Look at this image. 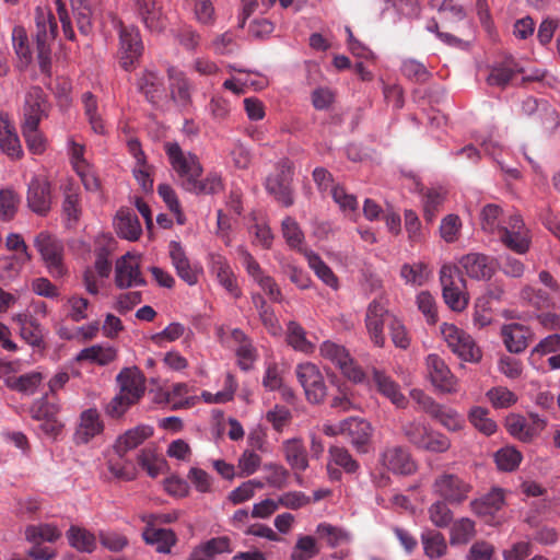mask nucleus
Masks as SVG:
<instances>
[{
  "mask_svg": "<svg viewBox=\"0 0 560 560\" xmlns=\"http://www.w3.org/2000/svg\"><path fill=\"white\" fill-rule=\"evenodd\" d=\"M459 265L468 277L476 280H489L495 271L494 260L479 253H470L463 256Z\"/></svg>",
  "mask_w": 560,
  "mask_h": 560,
  "instance_id": "nucleus-20",
  "label": "nucleus"
},
{
  "mask_svg": "<svg viewBox=\"0 0 560 560\" xmlns=\"http://www.w3.org/2000/svg\"><path fill=\"white\" fill-rule=\"evenodd\" d=\"M293 177L294 163L289 159H282L277 163L276 172L270 174L265 182L267 192L287 208L294 203Z\"/></svg>",
  "mask_w": 560,
  "mask_h": 560,
  "instance_id": "nucleus-5",
  "label": "nucleus"
},
{
  "mask_svg": "<svg viewBox=\"0 0 560 560\" xmlns=\"http://www.w3.org/2000/svg\"><path fill=\"white\" fill-rule=\"evenodd\" d=\"M390 318H395L394 315L389 314L385 305L373 300L365 313V328L372 343L378 348L385 346L384 325L387 324L389 327Z\"/></svg>",
  "mask_w": 560,
  "mask_h": 560,
  "instance_id": "nucleus-12",
  "label": "nucleus"
},
{
  "mask_svg": "<svg viewBox=\"0 0 560 560\" xmlns=\"http://www.w3.org/2000/svg\"><path fill=\"white\" fill-rule=\"evenodd\" d=\"M319 553V547L313 536H301L292 549L291 560H311Z\"/></svg>",
  "mask_w": 560,
  "mask_h": 560,
  "instance_id": "nucleus-46",
  "label": "nucleus"
},
{
  "mask_svg": "<svg viewBox=\"0 0 560 560\" xmlns=\"http://www.w3.org/2000/svg\"><path fill=\"white\" fill-rule=\"evenodd\" d=\"M439 421L445 429L448 431H459L464 425V419L459 416V413L444 405L439 406V411L433 413L431 417Z\"/></svg>",
  "mask_w": 560,
  "mask_h": 560,
  "instance_id": "nucleus-55",
  "label": "nucleus"
},
{
  "mask_svg": "<svg viewBox=\"0 0 560 560\" xmlns=\"http://www.w3.org/2000/svg\"><path fill=\"white\" fill-rule=\"evenodd\" d=\"M31 416L35 420H43L57 417L59 406L56 402H50L45 395L44 397L35 400L31 407Z\"/></svg>",
  "mask_w": 560,
  "mask_h": 560,
  "instance_id": "nucleus-62",
  "label": "nucleus"
},
{
  "mask_svg": "<svg viewBox=\"0 0 560 560\" xmlns=\"http://www.w3.org/2000/svg\"><path fill=\"white\" fill-rule=\"evenodd\" d=\"M372 382L376 390L390 400L397 408H406L407 397L400 392V386L383 370L372 369Z\"/></svg>",
  "mask_w": 560,
  "mask_h": 560,
  "instance_id": "nucleus-21",
  "label": "nucleus"
},
{
  "mask_svg": "<svg viewBox=\"0 0 560 560\" xmlns=\"http://www.w3.org/2000/svg\"><path fill=\"white\" fill-rule=\"evenodd\" d=\"M115 224L118 235L129 241L138 240L142 231L138 217L129 210H120Z\"/></svg>",
  "mask_w": 560,
  "mask_h": 560,
  "instance_id": "nucleus-35",
  "label": "nucleus"
},
{
  "mask_svg": "<svg viewBox=\"0 0 560 560\" xmlns=\"http://www.w3.org/2000/svg\"><path fill=\"white\" fill-rule=\"evenodd\" d=\"M330 463L341 467L347 474H354L359 470L360 464L352 457L347 448L331 446L329 448Z\"/></svg>",
  "mask_w": 560,
  "mask_h": 560,
  "instance_id": "nucleus-52",
  "label": "nucleus"
},
{
  "mask_svg": "<svg viewBox=\"0 0 560 560\" xmlns=\"http://www.w3.org/2000/svg\"><path fill=\"white\" fill-rule=\"evenodd\" d=\"M209 269L215 276L219 283L235 298L240 295V290L236 284L235 276L231 269L226 258L220 254H209L208 257Z\"/></svg>",
  "mask_w": 560,
  "mask_h": 560,
  "instance_id": "nucleus-24",
  "label": "nucleus"
},
{
  "mask_svg": "<svg viewBox=\"0 0 560 560\" xmlns=\"http://www.w3.org/2000/svg\"><path fill=\"white\" fill-rule=\"evenodd\" d=\"M20 203L19 195L11 188H4L0 190V220L11 221Z\"/></svg>",
  "mask_w": 560,
  "mask_h": 560,
  "instance_id": "nucleus-54",
  "label": "nucleus"
},
{
  "mask_svg": "<svg viewBox=\"0 0 560 560\" xmlns=\"http://www.w3.org/2000/svg\"><path fill=\"white\" fill-rule=\"evenodd\" d=\"M117 357V352L112 347H103L94 345L82 349L75 357V361H89L98 365H107L113 362Z\"/></svg>",
  "mask_w": 560,
  "mask_h": 560,
  "instance_id": "nucleus-36",
  "label": "nucleus"
},
{
  "mask_svg": "<svg viewBox=\"0 0 560 560\" xmlns=\"http://www.w3.org/2000/svg\"><path fill=\"white\" fill-rule=\"evenodd\" d=\"M0 149L12 159H20L23 154L20 139L14 126L8 116L0 113Z\"/></svg>",
  "mask_w": 560,
  "mask_h": 560,
  "instance_id": "nucleus-29",
  "label": "nucleus"
},
{
  "mask_svg": "<svg viewBox=\"0 0 560 560\" xmlns=\"http://www.w3.org/2000/svg\"><path fill=\"white\" fill-rule=\"evenodd\" d=\"M152 434L153 428L144 424L137 425L126 431L116 440L113 446L114 454H126L142 444L147 439L152 436Z\"/></svg>",
  "mask_w": 560,
  "mask_h": 560,
  "instance_id": "nucleus-28",
  "label": "nucleus"
},
{
  "mask_svg": "<svg viewBox=\"0 0 560 560\" xmlns=\"http://www.w3.org/2000/svg\"><path fill=\"white\" fill-rule=\"evenodd\" d=\"M61 537V530L54 524L27 525L25 539L31 544L55 542Z\"/></svg>",
  "mask_w": 560,
  "mask_h": 560,
  "instance_id": "nucleus-33",
  "label": "nucleus"
},
{
  "mask_svg": "<svg viewBox=\"0 0 560 560\" xmlns=\"http://www.w3.org/2000/svg\"><path fill=\"white\" fill-rule=\"evenodd\" d=\"M517 72L520 70L512 60L494 66L487 78L488 84L505 88Z\"/></svg>",
  "mask_w": 560,
  "mask_h": 560,
  "instance_id": "nucleus-42",
  "label": "nucleus"
},
{
  "mask_svg": "<svg viewBox=\"0 0 560 560\" xmlns=\"http://www.w3.org/2000/svg\"><path fill=\"white\" fill-rule=\"evenodd\" d=\"M522 454L515 447L506 446L500 448L494 454V460L500 470L512 471L516 469L522 462Z\"/></svg>",
  "mask_w": 560,
  "mask_h": 560,
  "instance_id": "nucleus-53",
  "label": "nucleus"
},
{
  "mask_svg": "<svg viewBox=\"0 0 560 560\" xmlns=\"http://www.w3.org/2000/svg\"><path fill=\"white\" fill-rule=\"evenodd\" d=\"M343 434L348 436L354 448L360 453H366L372 435L371 424L364 419L349 418L343 420Z\"/></svg>",
  "mask_w": 560,
  "mask_h": 560,
  "instance_id": "nucleus-25",
  "label": "nucleus"
},
{
  "mask_svg": "<svg viewBox=\"0 0 560 560\" xmlns=\"http://www.w3.org/2000/svg\"><path fill=\"white\" fill-rule=\"evenodd\" d=\"M50 104L47 95L40 86H31L24 100L23 115L24 122L39 124L44 117L48 116Z\"/></svg>",
  "mask_w": 560,
  "mask_h": 560,
  "instance_id": "nucleus-18",
  "label": "nucleus"
},
{
  "mask_svg": "<svg viewBox=\"0 0 560 560\" xmlns=\"http://www.w3.org/2000/svg\"><path fill=\"white\" fill-rule=\"evenodd\" d=\"M502 337L510 352L520 353L527 348L533 334L528 327L512 323L502 327Z\"/></svg>",
  "mask_w": 560,
  "mask_h": 560,
  "instance_id": "nucleus-27",
  "label": "nucleus"
},
{
  "mask_svg": "<svg viewBox=\"0 0 560 560\" xmlns=\"http://www.w3.org/2000/svg\"><path fill=\"white\" fill-rule=\"evenodd\" d=\"M427 370L430 382L436 390L445 394L457 392V378L440 355L434 353L428 355Z\"/></svg>",
  "mask_w": 560,
  "mask_h": 560,
  "instance_id": "nucleus-14",
  "label": "nucleus"
},
{
  "mask_svg": "<svg viewBox=\"0 0 560 560\" xmlns=\"http://www.w3.org/2000/svg\"><path fill=\"white\" fill-rule=\"evenodd\" d=\"M402 433L409 443L419 450L431 453H444L451 447V440L441 432L432 430L427 423L412 420L402 424Z\"/></svg>",
  "mask_w": 560,
  "mask_h": 560,
  "instance_id": "nucleus-2",
  "label": "nucleus"
},
{
  "mask_svg": "<svg viewBox=\"0 0 560 560\" xmlns=\"http://www.w3.org/2000/svg\"><path fill=\"white\" fill-rule=\"evenodd\" d=\"M441 334L451 350L462 360L477 363L481 360L482 352L470 335L453 324L444 323Z\"/></svg>",
  "mask_w": 560,
  "mask_h": 560,
  "instance_id": "nucleus-7",
  "label": "nucleus"
},
{
  "mask_svg": "<svg viewBox=\"0 0 560 560\" xmlns=\"http://www.w3.org/2000/svg\"><path fill=\"white\" fill-rule=\"evenodd\" d=\"M143 540L155 546L156 551L167 553L176 542V535L172 529L145 527L142 532Z\"/></svg>",
  "mask_w": 560,
  "mask_h": 560,
  "instance_id": "nucleus-32",
  "label": "nucleus"
},
{
  "mask_svg": "<svg viewBox=\"0 0 560 560\" xmlns=\"http://www.w3.org/2000/svg\"><path fill=\"white\" fill-rule=\"evenodd\" d=\"M63 212L69 220L78 221L81 208H80V194L79 188L73 185H68L65 189V201H63Z\"/></svg>",
  "mask_w": 560,
  "mask_h": 560,
  "instance_id": "nucleus-58",
  "label": "nucleus"
},
{
  "mask_svg": "<svg viewBox=\"0 0 560 560\" xmlns=\"http://www.w3.org/2000/svg\"><path fill=\"white\" fill-rule=\"evenodd\" d=\"M119 393L138 402L145 392V376L137 366L124 368L117 375Z\"/></svg>",
  "mask_w": 560,
  "mask_h": 560,
  "instance_id": "nucleus-19",
  "label": "nucleus"
},
{
  "mask_svg": "<svg viewBox=\"0 0 560 560\" xmlns=\"http://www.w3.org/2000/svg\"><path fill=\"white\" fill-rule=\"evenodd\" d=\"M27 207L38 215H46L51 208V188L49 182L39 176L31 179L26 195Z\"/></svg>",
  "mask_w": 560,
  "mask_h": 560,
  "instance_id": "nucleus-17",
  "label": "nucleus"
},
{
  "mask_svg": "<svg viewBox=\"0 0 560 560\" xmlns=\"http://www.w3.org/2000/svg\"><path fill=\"white\" fill-rule=\"evenodd\" d=\"M38 126L39 124H34L33 121L23 124L22 126V132L27 149L33 154H42L46 149V140L42 132L38 130Z\"/></svg>",
  "mask_w": 560,
  "mask_h": 560,
  "instance_id": "nucleus-49",
  "label": "nucleus"
},
{
  "mask_svg": "<svg viewBox=\"0 0 560 560\" xmlns=\"http://www.w3.org/2000/svg\"><path fill=\"white\" fill-rule=\"evenodd\" d=\"M468 418L470 423L486 435H491L497 431V423L488 417V410L482 407H474Z\"/></svg>",
  "mask_w": 560,
  "mask_h": 560,
  "instance_id": "nucleus-57",
  "label": "nucleus"
},
{
  "mask_svg": "<svg viewBox=\"0 0 560 560\" xmlns=\"http://www.w3.org/2000/svg\"><path fill=\"white\" fill-rule=\"evenodd\" d=\"M400 276L407 283L420 287L429 280L431 271L423 262L405 264L400 269Z\"/></svg>",
  "mask_w": 560,
  "mask_h": 560,
  "instance_id": "nucleus-47",
  "label": "nucleus"
},
{
  "mask_svg": "<svg viewBox=\"0 0 560 560\" xmlns=\"http://www.w3.org/2000/svg\"><path fill=\"white\" fill-rule=\"evenodd\" d=\"M448 502L438 500L432 503L428 510L429 518L432 524L439 528H445L450 526L453 521V512L448 508Z\"/></svg>",
  "mask_w": 560,
  "mask_h": 560,
  "instance_id": "nucleus-50",
  "label": "nucleus"
},
{
  "mask_svg": "<svg viewBox=\"0 0 560 560\" xmlns=\"http://www.w3.org/2000/svg\"><path fill=\"white\" fill-rule=\"evenodd\" d=\"M319 351L320 355L335 364L349 381L360 384L366 380L364 371L353 361L343 346L325 341Z\"/></svg>",
  "mask_w": 560,
  "mask_h": 560,
  "instance_id": "nucleus-8",
  "label": "nucleus"
},
{
  "mask_svg": "<svg viewBox=\"0 0 560 560\" xmlns=\"http://www.w3.org/2000/svg\"><path fill=\"white\" fill-rule=\"evenodd\" d=\"M43 376L38 372L23 374L9 383L10 388L32 395L40 384Z\"/></svg>",
  "mask_w": 560,
  "mask_h": 560,
  "instance_id": "nucleus-60",
  "label": "nucleus"
},
{
  "mask_svg": "<svg viewBox=\"0 0 560 560\" xmlns=\"http://www.w3.org/2000/svg\"><path fill=\"white\" fill-rule=\"evenodd\" d=\"M282 234L288 245L292 248H298L303 243L304 234L298 222L291 217H287L282 221Z\"/></svg>",
  "mask_w": 560,
  "mask_h": 560,
  "instance_id": "nucleus-64",
  "label": "nucleus"
},
{
  "mask_svg": "<svg viewBox=\"0 0 560 560\" xmlns=\"http://www.w3.org/2000/svg\"><path fill=\"white\" fill-rule=\"evenodd\" d=\"M161 83L156 73L152 71L144 72L138 80V90L145 96V98L154 103L158 98Z\"/></svg>",
  "mask_w": 560,
  "mask_h": 560,
  "instance_id": "nucleus-61",
  "label": "nucleus"
},
{
  "mask_svg": "<svg viewBox=\"0 0 560 560\" xmlns=\"http://www.w3.org/2000/svg\"><path fill=\"white\" fill-rule=\"evenodd\" d=\"M287 339L295 350L308 353L314 349V345L306 339L303 327L295 322L289 323Z\"/></svg>",
  "mask_w": 560,
  "mask_h": 560,
  "instance_id": "nucleus-56",
  "label": "nucleus"
},
{
  "mask_svg": "<svg viewBox=\"0 0 560 560\" xmlns=\"http://www.w3.org/2000/svg\"><path fill=\"white\" fill-rule=\"evenodd\" d=\"M115 284L119 289L144 287L147 284L136 256L128 253L116 261Z\"/></svg>",
  "mask_w": 560,
  "mask_h": 560,
  "instance_id": "nucleus-16",
  "label": "nucleus"
},
{
  "mask_svg": "<svg viewBox=\"0 0 560 560\" xmlns=\"http://www.w3.org/2000/svg\"><path fill=\"white\" fill-rule=\"evenodd\" d=\"M330 194L341 211L354 213L358 210L357 197L352 194H348L343 186L335 185L331 187Z\"/></svg>",
  "mask_w": 560,
  "mask_h": 560,
  "instance_id": "nucleus-63",
  "label": "nucleus"
},
{
  "mask_svg": "<svg viewBox=\"0 0 560 560\" xmlns=\"http://www.w3.org/2000/svg\"><path fill=\"white\" fill-rule=\"evenodd\" d=\"M36 60L42 73L51 75V45L57 36L56 18L47 8L37 7L34 12Z\"/></svg>",
  "mask_w": 560,
  "mask_h": 560,
  "instance_id": "nucleus-1",
  "label": "nucleus"
},
{
  "mask_svg": "<svg viewBox=\"0 0 560 560\" xmlns=\"http://www.w3.org/2000/svg\"><path fill=\"white\" fill-rule=\"evenodd\" d=\"M308 266L314 270L315 275L328 287L338 288V279L331 268L326 265L323 259L314 252H305Z\"/></svg>",
  "mask_w": 560,
  "mask_h": 560,
  "instance_id": "nucleus-41",
  "label": "nucleus"
},
{
  "mask_svg": "<svg viewBox=\"0 0 560 560\" xmlns=\"http://www.w3.org/2000/svg\"><path fill=\"white\" fill-rule=\"evenodd\" d=\"M34 245L52 277L60 278L67 272L63 264L65 247L60 240L43 231L35 237Z\"/></svg>",
  "mask_w": 560,
  "mask_h": 560,
  "instance_id": "nucleus-6",
  "label": "nucleus"
},
{
  "mask_svg": "<svg viewBox=\"0 0 560 560\" xmlns=\"http://www.w3.org/2000/svg\"><path fill=\"white\" fill-rule=\"evenodd\" d=\"M223 189L222 178L217 173H209L203 179L197 178L186 191L195 195H214Z\"/></svg>",
  "mask_w": 560,
  "mask_h": 560,
  "instance_id": "nucleus-43",
  "label": "nucleus"
},
{
  "mask_svg": "<svg viewBox=\"0 0 560 560\" xmlns=\"http://www.w3.org/2000/svg\"><path fill=\"white\" fill-rule=\"evenodd\" d=\"M103 430L104 424L98 411L94 408L86 409L80 415V422L74 432V442L86 444Z\"/></svg>",
  "mask_w": 560,
  "mask_h": 560,
  "instance_id": "nucleus-23",
  "label": "nucleus"
},
{
  "mask_svg": "<svg viewBox=\"0 0 560 560\" xmlns=\"http://www.w3.org/2000/svg\"><path fill=\"white\" fill-rule=\"evenodd\" d=\"M505 504L504 491L492 488L490 492L470 502L471 511L486 523L497 525L501 521L500 512Z\"/></svg>",
  "mask_w": 560,
  "mask_h": 560,
  "instance_id": "nucleus-13",
  "label": "nucleus"
},
{
  "mask_svg": "<svg viewBox=\"0 0 560 560\" xmlns=\"http://www.w3.org/2000/svg\"><path fill=\"white\" fill-rule=\"evenodd\" d=\"M14 322L20 327L21 337L32 347H40L43 345L44 332L42 325L33 317L26 314H18Z\"/></svg>",
  "mask_w": 560,
  "mask_h": 560,
  "instance_id": "nucleus-31",
  "label": "nucleus"
},
{
  "mask_svg": "<svg viewBox=\"0 0 560 560\" xmlns=\"http://www.w3.org/2000/svg\"><path fill=\"white\" fill-rule=\"evenodd\" d=\"M138 464L152 478L164 474L168 467L166 459L151 448H144L140 452L138 455Z\"/></svg>",
  "mask_w": 560,
  "mask_h": 560,
  "instance_id": "nucleus-38",
  "label": "nucleus"
},
{
  "mask_svg": "<svg viewBox=\"0 0 560 560\" xmlns=\"http://www.w3.org/2000/svg\"><path fill=\"white\" fill-rule=\"evenodd\" d=\"M380 463L389 471L398 475H411L417 465L408 450L400 445H388L380 454Z\"/></svg>",
  "mask_w": 560,
  "mask_h": 560,
  "instance_id": "nucleus-15",
  "label": "nucleus"
},
{
  "mask_svg": "<svg viewBox=\"0 0 560 560\" xmlns=\"http://www.w3.org/2000/svg\"><path fill=\"white\" fill-rule=\"evenodd\" d=\"M295 375L304 389L308 402L320 404L324 401L327 388L323 374L316 364L312 362L298 364L295 368Z\"/></svg>",
  "mask_w": 560,
  "mask_h": 560,
  "instance_id": "nucleus-10",
  "label": "nucleus"
},
{
  "mask_svg": "<svg viewBox=\"0 0 560 560\" xmlns=\"http://www.w3.org/2000/svg\"><path fill=\"white\" fill-rule=\"evenodd\" d=\"M476 534L475 523L470 518L463 517L454 522L451 528L450 541L452 545L467 544Z\"/></svg>",
  "mask_w": 560,
  "mask_h": 560,
  "instance_id": "nucleus-48",
  "label": "nucleus"
},
{
  "mask_svg": "<svg viewBox=\"0 0 560 560\" xmlns=\"http://www.w3.org/2000/svg\"><path fill=\"white\" fill-rule=\"evenodd\" d=\"M287 462L292 469L304 471L308 467L305 447L301 440L292 439L283 443Z\"/></svg>",
  "mask_w": 560,
  "mask_h": 560,
  "instance_id": "nucleus-37",
  "label": "nucleus"
},
{
  "mask_svg": "<svg viewBox=\"0 0 560 560\" xmlns=\"http://www.w3.org/2000/svg\"><path fill=\"white\" fill-rule=\"evenodd\" d=\"M440 282L445 304L454 312H462L468 305L466 280L456 266L444 265L440 270Z\"/></svg>",
  "mask_w": 560,
  "mask_h": 560,
  "instance_id": "nucleus-4",
  "label": "nucleus"
},
{
  "mask_svg": "<svg viewBox=\"0 0 560 560\" xmlns=\"http://www.w3.org/2000/svg\"><path fill=\"white\" fill-rule=\"evenodd\" d=\"M69 545L80 552L91 553L96 549V537L88 529L71 525L67 530Z\"/></svg>",
  "mask_w": 560,
  "mask_h": 560,
  "instance_id": "nucleus-34",
  "label": "nucleus"
},
{
  "mask_svg": "<svg viewBox=\"0 0 560 560\" xmlns=\"http://www.w3.org/2000/svg\"><path fill=\"white\" fill-rule=\"evenodd\" d=\"M318 539L324 540L330 547H337L348 540V535L340 527L329 523H319L316 527Z\"/></svg>",
  "mask_w": 560,
  "mask_h": 560,
  "instance_id": "nucleus-51",
  "label": "nucleus"
},
{
  "mask_svg": "<svg viewBox=\"0 0 560 560\" xmlns=\"http://www.w3.org/2000/svg\"><path fill=\"white\" fill-rule=\"evenodd\" d=\"M433 491L450 504H460L472 491V485L458 475L444 472L433 482Z\"/></svg>",
  "mask_w": 560,
  "mask_h": 560,
  "instance_id": "nucleus-9",
  "label": "nucleus"
},
{
  "mask_svg": "<svg viewBox=\"0 0 560 560\" xmlns=\"http://www.w3.org/2000/svg\"><path fill=\"white\" fill-rule=\"evenodd\" d=\"M13 49L21 61L28 65L32 60L28 36L25 27L16 25L12 30Z\"/></svg>",
  "mask_w": 560,
  "mask_h": 560,
  "instance_id": "nucleus-45",
  "label": "nucleus"
},
{
  "mask_svg": "<svg viewBox=\"0 0 560 560\" xmlns=\"http://www.w3.org/2000/svg\"><path fill=\"white\" fill-rule=\"evenodd\" d=\"M501 208L497 205L489 203L485 206L480 214L482 230L491 234L499 233L501 230Z\"/></svg>",
  "mask_w": 560,
  "mask_h": 560,
  "instance_id": "nucleus-59",
  "label": "nucleus"
},
{
  "mask_svg": "<svg viewBox=\"0 0 560 560\" xmlns=\"http://www.w3.org/2000/svg\"><path fill=\"white\" fill-rule=\"evenodd\" d=\"M119 55L120 66L131 71L142 54V42L139 30L135 26H125L119 23Z\"/></svg>",
  "mask_w": 560,
  "mask_h": 560,
  "instance_id": "nucleus-11",
  "label": "nucleus"
},
{
  "mask_svg": "<svg viewBox=\"0 0 560 560\" xmlns=\"http://www.w3.org/2000/svg\"><path fill=\"white\" fill-rule=\"evenodd\" d=\"M135 7L138 15L149 31L160 33L165 28L166 23L162 7L156 0H135Z\"/></svg>",
  "mask_w": 560,
  "mask_h": 560,
  "instance_id": "nucleus-26",
  "label": "nucleus"
},
{
  "mask_svg": "<svg viewBox=\"0 0 560 560\" xmlns=\"http://www.w3.org/2000/svg\"><path fill=\"white\" fill-rule=\"evenodd\" d=\"M84 116L91 129L97 135L106 132L105 121L100 110L97 97L91 92H84L81 96Z\"/></svg>",
  "mask_w": 560,
  "mask_h": 560,
  "instance_id": "nucleus-30",
  "label": "nucleus"
},
{
  "mask_svg": "<svg viewBox=\"0 0 560 560\" xmlns=\"http://www.w3.org/2000/svg\"><path fill=\"white\" fill-rule=\"evenodd\" d=\"M189 386L185 383L173 384L164 392V398L167 402L173 404V408H187L195 404V397H189Z\"/></svg>",
  "mask_w": 560,
  "mask_h": 560,
  "instance_id": "nucleus-44",
  "label": "nucleus"
},
{
  "mask_svg": "<svg viewBox=\"0 0 560 560\" xmlns=\"http://www.w3.org/2000/svg\"><path fill=\"white\" fill-rule=\"evenodd\" d=\"M164 149L179 185L187 190L203 172L199 158L195 153L184 152L177 142H167Z\"/></svg>",
  "mask_w": 560,
  "mask_h": 560,
  "instance_id": "nucleus-3",
  "label": "nucleus"
},
{
  "mask_svg": "<svg viewBox=\"0 0 560 560\" xmlns=\"http://www.w3.org/2000/svg\"><path fill=\"white\" fill-rule=\"evenodd\" d=\"M423 551L430 559H440L447 552V544L442 533L428 530L421 535Z\"/></svg>",
  "mask_w": 560,
  "mask_h": 560,
  "instance_id": "nucleus-39",
  "label": "nucleus"
},
{
  "mask_svg": "<svg viewBox=\"0 0 560 560\" xmlns=\"http://www.w3.org/2000/svg\"><path fill=\"white\" fill-rule=\"evenodd\" d=\"M108 470L120 480L130 481L137 476V468L132 460L126 458V454H115L108 459Z\"/></svg>",
  "mask_w": 560,
  "mask_h": 560,
  "instance_id": "nucleus-40",
  "label": "nucleus"
},
{
  "mask_svg": "<svg viewBox=\"0 0 560 560\" xmlns=\"http://www.w3.org/2000/svg\"><path fill=\"white\" fill-rule=\"evenodd\" d=\"M167 77L172 100L180 108H188L191 105V83L185 73L175 67L167 69Z\"/></svg>",
  "mask_w": 560,
  "mask_h": 560,
  "instance_id": "nucleus-22",
  "label": "nucleus"
}]
</instances>
